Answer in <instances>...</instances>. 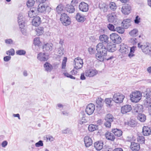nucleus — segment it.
I'll return each instance as SVG.
<instances>
[{
    "mask_svg": "<svg viewBox=\"0 0 151 151\" xmlns=\"http://www.w3.org/2000/svg\"><path fill=\"white\" fill-rule=\"evenodd\" d=\"M113 47L112 45L107 44V47L104 46L102 43H99L96 46V50L97 52L96 55V59L102 62L104 59L109 60L113 58V57H111L109 58H106V55L107 51L110 48Z\"/></svg>",
    "mask_w": 151,
    "mask_h": 151,
    "instance_id": "obj_1",
    "label": "nucleus"
},
{
    "mask_svg": "<svg viewBox=\"0 0 151 151\" xmlns=\"http://www.w3.org/2000/svg\"><path fill=\"white\" fill-rule=\"evenodd\" d=\"M138 47L141 49L142 52L144 53L150 55L151 54V45L149 43L141 45L140 43L138 44Z\"/></svg>",
    "mask_w": 151,
    "mask_h": 151,
    "instance_id": "obj_2",
    "label": "nucleus"
},
{
    "mask_svg": "<svg viewBox=\"0 0 151 151\" xmlns=\"http://www.w3.org/2000/svg\"><path fill=\"white\" fill-rule=\"evenodd\" d=\"M142 96V95L140 92L138 91L133 92L130 96V99L132 102L136 103L141 99Z\"/></svg>",
    "mask_w": 151,
    "mask_h": 151,
    "instance_id": "obj_3",
    "label": "nucleus"
},
{
    "mask_svg": "<svg viewBox=\"0 0 151 151\" xmlns=\"http://www.w3.org/2000/svg\"><path fill=\"white\" fill-rule=\"evenodd\" d=\"M124 97L123 94L119 93H116L113 95L112 100L116 103H120L123 102Z\"/></svg>",
    "mask_w": 151,
    "mask_h": 151,
    "instance_id": "obj_4",
    "label": "nucleus"
},
{
    "mask_svg": "<svg viewBox=\"0 0 151 151\" xmlns=\"http://www.w3.org/2000/svg\"><path fill=\"white\" fill-rule=\"evenodd\" d=\"M60 19L63 24L65 26L70 24L71 22L70 18L65 13L61 14Z\"/></svg>",
    "mask_w": 151,
    "mask_h": 151,
    "instance_id": "obj_5",
    "label": "nucleus"
},
{
    "mask_svg": "<svg viewBox=\"0 0 151 151\" xmlns=\"http://www.w3.org/2000/svg\"><path fill=\"white\" fill-rule=\"evenodd\" d=\"M74 68L79 69L82 68L83 65V60L80 57L75 58L74 61Z\"/></svg>",
    "mask_w": 151,
    "mask_h": 151,
    "instance_id": "obj_6",
    "label": "nucleus"
},
{
    "mask_svg": "<svg viewBox=\"0 0 151 151\" xmlns=\"http://www.w3.org/2000/svg\"><path fill=\"white\" fill-rule=\"evenodd\" d=\"M111 40L116 44H119L122 42V39L116 33H112L110 35Z\"/></svg>",
    "mask_w": 151,
    "mask_h": 151,
    "instance_id": "obj_7",
    "label": "nucleus"
},
{
    "mask_svg": "<svg viewBox=\"0 0 151 151\" xmlns=\"http://www.w3.org/2000/svg\"><path fill=\"white\" fill-rule=\"evenodd\" d=\"M131 10V6L128 4H125L122 6L121 11L124 14L128 15L130 13Z\"/></svg>",
    "mask_w": 151,
    "mask_h": 151,
    "instance_id": "obj_8",
    "label": "nucleus"
},
{
    "mask_svg": "<svg viewBox=\"0 0 151 151\" xmlns=\"http://www.w3.org/2000/svg\"><path fill=\"white\" fill-rule=\"evenodd\" d=\"M97 73V71L92 68L86 69L85 72V74L87 77H92L96 75Z\"/></svg>",
    "mask_w": 151,
    "mask_h": 151,
    "instance_id": "obj_9",
    "label": "nucleus"
},
{
    "mask_svg": "<svg viewBox=\"0 0 151 151\" xmlns=\"http://www.w3.org/2000/svg\"><path fill=\"white\" fill-rule=\"evenodd\" d=\"M78 8L79 10L81 11L86 12L88 10V5L84 2H82L79 4Z\"/></svg>",
    "mask_w": 151,
    "mask_h": 151,
    "instance_id": "obj_10",
    "label": "nucleus"
},
{
    "mask_svg": "<svg viewBox=\"0 0 151 151\" xmlns=\"http://www.w3.org/2000/svg\"><path fill=\"white\" fill-rule=\"evenodd\" d=\"M129 48L127 45L122 43L120 45V52L123 54H128L129 52Z\"/></svg>",
    "mask_w": 151,
    "mask_h": 151,
    "instance_id": "obj_11",
    "label": "nucleus"
},
{
    "mask_svg": "<svg viewBox=\"0 0 151 151\" xmlns=\"http://www.w3.org/2000/svg\"><path fill=\"white\" fill-rule=\"evenodd\" d=\"M95 109V105L91 103L87 106L86 112L88 115H90L93 113Z\"/></svg>",
    "mask_w": 151,
    "mask_h": 151,
    "instance_id": "obj_12",
    "label": "nucleus"
},
{
    "mask_svg": "<svg viewBox=\"0 0 151 151\" xmlns=\"http://www.w3.org/2000/svg\"><path fill=\"white\" fill-rule=\"evenodd\" d=\"M48 55L47 53H40L38 54L37 59L41 61H47L48 59Z\"/></svg>",
    "mask_w": 151,
    "mask_h": 151,
    "instance_id": "obj_13",
    "label": "nucleus"
},
{
    "mask_svg": "<svg viewBox=\"0 0 151 151\" xmlns=\"http://www.w3.org/2000/svg\"><path fill=\"white\" fill-rule=\"evenodd\" d=\"M148 91H149V89H147L146 92L145 91V92H144L143 93L145 95V96L146 98L145 100L146 104L149 105L151 103V92L149 93L147 92Z\"/></svg>",
    "mask_w": 151,
    "mask_h": 151,
    "instance_id": "obj_14",
    "label": "nucleus"
},
{
    "mask_svg": "<svg viewBox=\"0 0 151 151\" xmlns=\"http://www.w3.org/2000/svg\"><path fill=\"white\" fill-rule=\"evenodd\" d=\"M122 24L124 28L127 29L131 26L132 20L129 19H125L123 21Z\"/></svg>",
    "mask_w": 151,
    "mask_h": 151,
    "instance_id": "obj_15",
    "label": "nucleus"
},
{
    "mask_svg": "<svg viewBox=\"0 0 151 151\" xmlns=\"http://www.w3.org/2000/svg\"><path fill=\"white\" fill-rule=\"evenodd\" d=\"M132 109V107L130 105H126L121 107V112L123 114H125L130 112Z\"/></svg>",
    "mask_w": 151,
    "mask_h": 151,
    "instance_id": "obj_16",
    "label": "nucleus"
},
{
    "mask_svg": "<svg viewBox=\"0 0 151 151\" xmlns=\"http://www.w3.org/2000/svg\"><path fill=\"white\" fill-rule=\"evenodd\" d=\"M50 7L45 4H41L38 5V8L36 9L37 10V12H45L47 9H50Z\"/></svg>",
    "mask_w": 151,
    "mask_h": 151,
    "instance_id": "obj_17",
    "label": "nucleus"
},
{
    "mask_svg": "<svg viewBox=\"0 0 151 151\" xmlns=\"http://www.w3.org/2000/svg\"><path fill=\"white\" fill-rule=\"evenodd\" d=\"M38 13L37 10L36 8L32 7L30 9L28 12V16L30 18L35 17Z\"/></svg>",
    "mask_w": 151,
    "mask_h": 151,
    "instance_id": "obj_18",
    "label": "nucleus"
},
{
    "mask_svg": "<svg viewBox=\"0 0 151 151\" xmlns=\"http://www.w3.org/2000/svg\"><path fill=\"white\" fill-rule=\"evenodd\" d=\"M131 149L133 151H138L140 149V146L138 143L132 142L130 146Z\"/></svg>",
    "mask_w": 151,
    "mask_h": 151,
    "instance_id": "obj_19",
    "label": "nucleus"
},
{
    "mask_svg": "<svg viewBox=\"0 0 151 151\" xmlns=\"http://www.w3.org/2000/svg\"><path fill=\"white\" fill-rule=\"evenodd\" d=\"M53 45L52 43H47L45 44L43 47V50L44 51L50 52L52 49Z\"/></svg>",
    "mask_w": 151,
    "mask_h": 151,
    "instance_id": "obj_20",
    "label": "nucleus"
},
{
    "mask_svg": "<svg viewBox=\"0 0 151 151\" xmlns=\"http://www.w3.org/2000/svg\"><path fill=\"white\" fill-rule=\"evenodd\" d=\"M103 142L102 141H97L94 144V147L96 150H100L103 147Z\"/></svg>",
    "mask_w": 151,
    "mask_h": 151,
    "instance_id": "obj_21",
    "label": "nucleus"
},
{
    "mask_svg": "<svg viewBox=\"0 0 151 151\" xmlns=\"http://www.w3.org/2000/svg\"><path fill=\"white\" fill-rule=\"evenodd\" d=\"M84 143L86 146L88 147L92 144V141L91 139L88 136H86L84 138Z\"/></svg>",
    "mask_w": 151,
    "mask_h": 151,
    "instance_id": "obj_22",
    "label": "nucleus"
},
{
    "mask_svg": "<svg viewBox=\"0 0 151 151\" xmlns=\"http://www.w3.org/2000/svg\"><path fill=\"white\" fill-rule=\"evenodd\" d=\"M41 22V19L40 17L38 16H36L33 19L32 22V24L33 25L36 27L38 26Z\"/></svg>",
    "mask_w": 151,
    "mask_h": 151,
    "instance_id": "obj_23",
    "label": "nucleus"
},
{
    "mask_svg": "<svg viewBox=\"0 0 151 151\" xmlns=\"http://www.w3.org/2000/svg\"><path fill=\"white\" fill-rule=\"evenodd\" d=\"M142 133L145 136H148L151 134L150 128L147 126H144L142 129Z\"/></svg>",
    "mask_w": 151,
    "mask_h": 151,
    "instance_id": "obj_24",
    "label": "nucleus"
},
{
    "mask_svg": "<svg viewBox=\"0 0 151 151\" xmlns=\"http://www.w3.org/2000/svg\"><path fill=\"white\" fill-rule=\"evenodd\" d=\"M76 19L78 22H84L86 19L85 16L79 13H77L76 14Z\"/></svg>",
    "mask_w": 151,
    "mask_h": 151,
    "instance_id": "obj_25",
    "label": "nucleus"
},
{
    "mask_svg": "<svg viewBox=\"0 0 151 151\" xmlns=\"http://www.w3.org/2000/svg\"><path fill=\"white\" fill-rule=\"evenodd\" d=\"M99 40L101 43H107L109 42V37L107 36L106 35L103 34L101 35L99 37Z\"/></svg>",
    "mask_w": 151,
    "mask_h": 151,
    "instance_id": "obj_26",
    "label": "nucleus"
},
{
    "mask_svg": "<svg viewBox=\"0 0 151 151\" xmlns=\"http://www.w3.org/2000/svg\"><path fill=\"white\" fill-rule=\"evenodd\" d=\"M108 22H113L116 17L115 13L114 12L108 14L107 15Z\"/></svg>",
    "mask_w": 151,
    "mask_h": 151,
    "instance_id": "obj_27",
    "label": "nucleus"
},
{
    "mask_svg": "<svg viewBox=\"0 0 151 151\" xmlns=\"http://www.w3.org/2000/svg\"><path fill=\"white\" fill-rule=\"evenodd\" d=\"M105 136L106 139L111 141H114L115 139L114 134L108 132H107L105 133Z\"/></svg>",
    "mask_w": 151,
    "mask_h": 151,
    "instance_id": "obj_28",
    "label": "nucleus"
},
{
    "mask_svg": "<svg viewBox=\"0 0 151 151\" xmlns=\"http://www.w3.org/2000/svg\"><path fill=\"white\" fill-rule=\"evenodd\" d=\"M142 107V106L141 105L138 104H136L134 107V111L137 113L142 112L143 111Z\"/></svg>",
    "mask_w": 151,
    "mask_h": 151,
    "instance_id": "obj_29",
    "label": "nucleus"
},
{
    "mask_svg": "<svg viewBox=\"0 0 151 151\" xmlns=\"http://www.w3.org/2000/svg\"><path fill=\"white\" fill-rule=\"evenodd\" d=\"M112 132L116 136L120 137L122 135V131L117 129H112Z\"/></svg>",
    "mask_w": 151,
    "mask_h": 151,
    "instance_id": "obj_30",
    "label": "nucleus"
},
{
    "mask_svg": "<svg viewBox=\"0 0 151 151\" xmlns=\"http://www.w3.org/2000/svg\"><path fill=\"white\" fill-rule=\"evenodd\" d=\"M67 11L70 13H73L75 11V8L74 6L72 5H67L66 7Z\"/></svg>",
    "mask_w": 151,
    "mask_h": 151,
    "instance_id": "obj_31",
    "label": "nucleus"
},
{
    "mask_svg": "<svg viewBox=\"0 0 151 151\" xmlns=\"http://www.w3.org/2000/svg\"><path fill=\"white\" fill-rule=\"evenodd\" d=\"M103 100L101 98H98L96 99V103L97 105L96 106L97 107L101 108L103 105Z\"/></svg>",
    "mask_w": 151,
    "mask_h": 151,
    "instance_id": "obj_32",
    "label": "nucleus"
},
{
    "mask_svg": "<svg viewBox=\"0 0 151 151\" xmlns=\"http://www.w3.org/2000/svg\"><path fill=\"white\" fill-rule=\"evenodd\" d=\"M138 34V30L136 28L133 29L129 32V34L130 36L133 37H136L137 36Z\"/></svg>",
    "mask_w": 151,
    "mask_h": 151,
    "instance_id": "obj_33",
    "label": "nucleus"
},
{
    "mask_svg": "<svg viewBox=\"0 0 151 151\" xmlns=\"http://www.w3.org/2000/svg\"><path fill=\"white\" fill-rule=\"evenodd\" d=\"M137 119L140 122H145L146 119V116L143 114L139 113L137 116Z\"/></svg>",
    "mask_w": 151,
    "mask_h": 151,
    "instance_id": "obj_34",
    "label": "nucleus"
},
{
    "mask_svg": "<svg viewBox=\"0 0 151 151\" xmlns=\"http://www.w3.org/2000/svg\"><path fill=\"white\" fill-rule=\"evenodd\" d=\"M37 35L39 36L43 34L44 32V28L42 27H38L36 30Z\"/></svg>",
    "mask_w": 151,
    "mask_h": 151,
    "instance_id": "obj_35",
    "label": "nucleus"
},
{
    "mask_svg": "<svg viewBox=\"0 0 151 151\" xmlns=\"http://www.w3.org/2000/svg\"><path fill=\"white\" fill-rule=\"evenodd\" d=\"M114 117L113 116L110 114H107L105 118L106 121H109L112 122L113 121Z\"/></svg>",
    "mask_w": 151,
    "mask_h": 151,
    "instance_id": "obj_36",
    "label": "nucleus"
},
{
    "mask_svg": "<svg viewBox=\"0 0 151 151\" xmlns=\"http://www.w3.org/2000/svg\"><path fill=\"white\" fill-rule=\"evenodd\" d=\"M97 127L98 126L96 125L90 124L88 127V129L91 132H93L97 129Z\"/></svg>",
    "mask_w": 151,
    "mask_h": 151,
    "instance_id": "obj_37",
    "label": "nucleus"
},
{
    "mask_svg": "<svg viewBox=\"0 0 151 151\" xmlns=\"http://www.w3.org/2000/svg\"><path fill=\"white\" fill-rule=\"evenodd\" d=\"M129 42L131 44L135 45L138 42V40L136 38H131L129 39Z\"/></svg>",
    "mask_w": 151,
    "mask_h": 151,
    "instance_id": "obj_38",
    "label": "nucleus"
},
{
    "mask_svg": "<svg viewBox=\"0 0 151 151\" xmlns=\"http://www.w3.org/2000/svg\"><path fill=\"white\" fill-rule=\"evenodd\" d=\"M64 52V50L62 47H60L58 49V56L60 57L63 55Z\"/></svg>",
    "mask_w": 151,
    "mask_h": 151,
    "instance_id": "obj_39",
    "label": "nucleus"
},
{
    "mask_svg": "<svg viewBox=\"0 0 151 151\" xmlns=\"http://www.w3.org/2000/svg\"><path fill=\"white\" fill-rule=\"evenodd\" d=\"M44 67L46 70L47 71H50L51 70V65L49 63H46L44 65Z\"/></svg>",
    "mask_w": 151,
    "mask_h": 151,
    "instance_id": "obj_40",
    "label": "nucleus"
},
{
    "mask_svg": "<svg viewBox=\"0 0 151 151\" xmlns=\"http://www.w3.org/2000/svg\"><path fill=\"white\" fill-rule=\"evenodd\" d=\"M109 6L110 9L113 11H114L116 8V4L114 2L110 3Z\"/></svg>",
    "mask_w": 151,
    "mask_h": 151,
    "instance_id": "obj_41",
    "label": "nucleus"
},
{
    "mask_svg": "<svg viewBox=\"0 0 151 151\" xmlns=\"http://www.w3.org/2000/svg\"><path fill=\"white\" fill-rule=\"evenodd\" d=\"M115 31H116L119 33L123 34L124 32V28L119 27H116L115 28Z\"/></svg>",
    "mask_w": 151,
    "mask_h": 151,
    "instance_id": "obj_42",
    "label": "nucleus"
},
{
    "mask_svg": "<svg viewBox=\"0 0 151 151\" xmlns=\"http://www.w3.org/2000/svg\"><path fill=\"white\" fill-rule=\"evenodd\" d=\"M63 6L61 4L58 5L56 8V10L58 13H61L63 10Z\"/></svg>",
    "mask_w": 151,
    "mask_h": 151,
    "instance_id": "obj_43",
    "label": "nucleus"
},
{
    "mask_svg": "<svg viewBox=\"0 0 151 151\" xmlns=\"http://www.w3.org/2000/svg\"><path fill=\"white\" fill-rule=\"evenodd\" d=\"M41 42L40 41V38L39 37L35 38L34 40V44L35 46H38Z\"/></svg>",
    "mask_w": 151,
    "mask_h": 151,
    "instance_id": "obj_44",
    "label": "nucleus"
},
{
    "mask_svg": "<svg viewBox=\"0 0 151 151\" xmlns=\"http://www.w3.org/2000/svg\"><path fill=\"white\" fill-rule=\"evenodd\" d=\"M112 99L111 98H106L105 99V102L107 104V106H112L111 103Z\"/></svg>",
    "mask_w": 151,
    "mask_h": 151,
    "instance_id": "obj_45",
    "label": "nucleus"
},
{
    "mask_svg": "<svg viewBox=\"0 0 151 151\" xmlns=\"http://www.w3.org/2000/svg\"><path fill=\"white\" fill-rule=\"evenodd\" d=\"M35 3L34 0H28L27 3V5L28 7H31L33 6Z\"/></svg>",
    "mask_w": 151,
    "mask_h": 151,
    "instance_id": "obj_46",
    "label": "nucleus"
},
{
    "mask_svg": "<svg viewBox=\"0 0 151 151\" xmlns=\"http://www.w3.org/2000/svg\"><path fill=\"white\" fill-rule=\"evenodd\" d=\"M5 43L7 45H11L13 43V41L11 39H7L4 40Z\"/></svg>",
    "mask_w": 151,
    "mask_h": 151,
    "instance_id": "obj_47",
    "label": "nucleus"
},
{
    "mask_svg": "<svg viewBox=\"0 0 151 151\" xmlns=\"http://www.w3.org/2000/svg\"><path fill=\"white\" fill-rule=\"evenodd\" d=\"M6 53L7 55L13 56L14 55L15 51L14 50L13 48H11L9 50L7 51L6 52Z\"/></svg>",
    "mask_w": 151,
    "mask_h": 151,
    "instance_id": "obj_48",
    "label": "nucleus"
},
{
    "mask_svg": "<svg viewBox=\"0 0 151 151\" xmlns=\"http://www.w3.org/2000/svg\"><path fill=\"white\" fill-rule=\"evenodd\" d=\"M26 53L25 51L24 50H19L16 51V53L18 55H24Z\"/></svg>",
    "mask_w": 151,
    "mask_h": 151,
    "instance_id": "obj_49",
    "label": "nucleus"
},
{
    "mask_svg": "<svg viewBox=\"0 0 151 151\" xmlns=\"http://www.w3.org/2000/svg\"><path fill=\"white\" fill-rule=\"evenodd\" d=\"M137 140L139 143H143L145 142L144 138L142 136H139L137 138Z\"/></svg>",
    "mask_w": 151,
    "mask_h": 151,
    "instance_id": "obj_50",
    "label": "nucleus"
},
{
    "mask_svg": "<svg viewBox=\"0 0 151 151\" xmlns=\"http://www.w3.org/2000/svg\"><path fill=\"white\" fill-rule=\"evenodd\" d=\"M87 122V120L86 119L85 117H82V118L80 120L79 123L81 124H83L86 123Z\"/></svg>",
    "mask_w": 151,
    "mask_h": 151,
    "instance_id": "obj_51",
    "label": "nucleus"
},
{
    "mask_svg": "<svg viewBox=\"0 0 151 151\" xmlns=\"http://www.w3.org/2000/svg\"><path fill=\"white\" fill-rule=\"evenodd\" d=\"M19 26V27H24V20L20 21H18Z\"/></svg>",
    "mask_w": 151,
    "mask_h": 151,
    "instance_id": "obj_52",
    "label": "nucleus"
},
{
    "mask_svg": "<svg viewBox=\"0 0 151 151\" xmlns=\"http://www.w3.org/2000/svg\"><path fill=\"white\" fill-rule=\"evenodd\" d=\"M67 61V58L65 57L63 60L62 64V69H64L65 67L66 62Z\"/></svg>",
    "mask_w": 151,
    "mask_h": 151,
    "instance_id": "obj_53",
    "label": "nucleus"
},
{
    "mask_svg": "<svg viewBox=\"0 0 151 151\" xmlns=\"http://www.w3.org/2000/svg\"><path fill=\"white\" fill-rule=\"evenodd\" d=\"M43 145V142L42 140H40L39 142H37L35 144V146L37 147H39L40 146H42Z\"/></svg>",
    "mask_w": 151,
    "mask_h": 151,
    "instance_id": "obj_54",
    "label": "nucleus"
},
{
    "mask_svg": "<svg viewBox=\"0 0 151 151\" xmlns=\"http://www.w3.org/2000/svg\"><path fill=\"white\" fill-rule=\"evenodd\" d=\"M107 27L110 30L112 31H114L115 30V29L114 26L112 24H108L107 26Z\"/></svg>",
    "mask_w": 151,
    "mask_h": 151,
    "instance_id": "obj_55",
    "label": "nucleus"
},
{
    "mask_svg": "<svg viewBox=\"0 0 151 151\" xmlns=\"http://www.w3.org/2000/svg\"><path fill=\"white\" fill-rule=\"evenodd\" d=\"M65 76H66L67 77L70 78L72 79H75V77L73 76L71 74H69L68 73H64Z\"/></svg>",
    "mask_w": 151,
    "mask_h": 151,
    "instance_id": "obj_56",
    "label": "nucleus"
},
{
    "mask_svg": "<svg viewBox=\"0 0 151 151\" xmlns=\"http://www.w3.org/2000/svg\"><path fill=\"white\" fill-rule=\"evenodd\" d=\"M88 51L90 54H93L95 52V49L91 47L89 48Z\"/></svg>",
    "mask_w": 151,
    "mask_h": 151,
    "instance_id": "obj_57",
    "label": "nucleus"
},
{
    "mask_svg": "<svg viewBox=\"0 0 151 151\" xmlns=\"http://www.w3.org/2000/svg\"><path fill=\"white\" fill-rule=\"evenodd\" d=\"M134 23L136 24H138L140 22V18L138 16H137L134 20Z\"/></svg>",
    "mask_w": 151,
    "mask_h": 151,
    "instance_id": "obj_58",
    "label": "nucleus"
},
{
    "mask_svg": "<svg viewBox=\"0 0 151 151\" xmlns=\"http://www.w3.org/2000/svg\"><path fill=\"white\" fill-rule=\"evenodd\" d=\"M129 125L131 127H134L135 126L136 124V122L133 120H131L129 122Z\"/></svg>",
    "mask_w": 151,
    "mask_h": 151,
    "instance_id": "obj_59",
    "label": "nucleus"
},
{
    "mask_svg": "<svg viewBox=\"0 0 151 151\" xmlns=\"http://www.w3.org/2000/svg\"><path fill=\"white\" fill-rule=\"evenodd\" d=\"M19 20L20 21L24 20L23 15L22 14L20 13L19 14L18 18V21H19Z\"/></svg>",
    "mask_w": 151,
    "mask_h": 151,
    "instance_id": "obj_60",
    "label": "nucleus"
},
{
    "mask_svg": "<svg viewBox=\"0 0 151 151\" xmlns=\"http://www.w3.org/2000/svg\"><path fill=\"white\" fill-rule=\"evenodd\" d=\"M111 122H110L106 121L104 123V124L106 127L110 128L111 126Z\"/></svg>",
    "mask_w": 151,
    "mask_h": 151,
    "instance_id": "obj_61",
    "label": "nucleus"
},
{
    "mask_svg": "<svg viewBox=\"0 0 151 151\" xmlns=\"http://www.w3.org/2000/svg\"><path fill=\"white\" fill-rule=\"evenodd\" d=\"M11 57L10 56H7L4 58V60L5 62H8L11 59Z\"/></svg>",
    "mask_w": 151,
    "mask_h": 151,
    "instance_id": "obj_62",
    "label": "nucleus"
},
{
    "mask_svg": "<svg viewBox=\"0 0 151 151\" xmlns=\"http://www.w3.org/2000/svg\"><path fill=\"white\" fill-rule=\"evenodd\" d=\"M20 31L24 35H26V30L24 27L20 28Z\"/></svg>",
    "mask_w": 151,
    "mask_h": 151,
    "instance_id": "obj_63",
    "label": "nucleus"
},
{
    "mask_svg": "<svg viewBox=\"0 0 151 151\" xmlns=\"http://www.w3.org/2000/svg\"><path fill=\"white\" fill-rule=\"evenodd\" d=\"M116 50V47L114 45H113V47L111 48H110V49H109L108 51L109 52H113Z\"/></svg>",
    "mask_w": 151,
    "mask_h": 151,
    "instance_id": "obj_64",
    "label": "nucleus"
}]
</instances>
